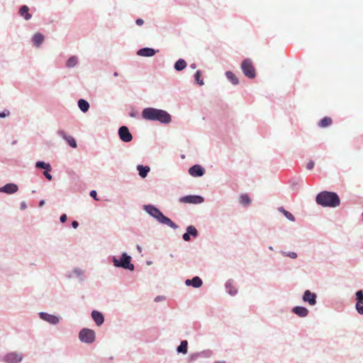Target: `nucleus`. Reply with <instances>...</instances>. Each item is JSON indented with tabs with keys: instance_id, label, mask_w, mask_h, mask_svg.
Returning a JSON list of instances; mask_svg holds the SVG:
<instances>
[{
	"instance_id": "nucleus-19",
	"label": "nucleus",
	"mask_w": 363,
	"mask_h": 363,
	"mask_svg": "<svg viewBox=\"0 0 363 363\" xmlns=\"http://www.w3.org/2000/svg\"><path fill=\"white\" fill-rule=\"evenodd\" d=\"M19 14L23 16L25 20L28 21L31 18V14L29 13V8L26 5L22 6L19 9Z\"/></svg>"
},
{
	"instance_id": "nucleus-24",
	"label": "nucleus",
	"mask_w": 363,
	"mask_h": 363,
	"mask_svg": "<svg viewBox=\"0 0 363 363\" xmlns=\"http://www.w3.org/2000/svg\"><path fill=\"white\" fill-rule=\"evenodd\" d=\"M186 67V62L184 60L180 59L174 64V69L177 71H182Z\"/></svg>"
},
{
	"instance_id": "nucleus-21",
	"label": "nucleus",
	"mask_w": 363,
	"mask_h": 363,
	"mask_svg": "<svg viewBox=\"0 0 363 363\" xmlns=\"http://www.w3.org/2000/svg\"><path fill=\"white\" fill-rule=\"evenodd\" d=\"M137 169L139 172V174L142 178H145L147 177V173L150 172V169L147 166L138 165Z\"/></svg>"
},
{
	"instance_id": "nucleus-49",
	"label": "nucleus",
	"mask_w": 363,
	"mask_h": 363,
	"mask_svg": "<svg viewBox=\"0 0 363 363\" xmlns=\"http://www.w3.org/2000/svg\"><path fill=\"white\" fill-rule=\"evenodd\" d=\"M160 301V297H157V298H155V301Z\"/></svg>"
},
{
	"instance_id": "nucleus-46",
	"label": "nucleus",
	"mask_w": 363,
	"mask_h": 363,
	"mask_svg": "<svg viewBox=\"0 0 363 363\" xmlns=\"http://www.w3.org/2000/svg\"><path fill=\"white\" fill-rule=\"evenodd\" d=\"M44 203H45V201H41L40 202V206H43L44 205Z\"/></svg>"
},
{
	"instance_id": "nucleus-42",
	"label": "nucleus",
	"mask_w": 363,
	"mask_h": 363,
	"mask_svg": "<svg viewBox=\"0 0 363 363\" xmlns=\"http://www.w3.org/2000/svg\"><path fill=\"white\" fill-rule=\"evenodd\" d=\"M9 111H7V113L6 112H1L0 113V118H4L6 117V116H9Z\"/></svg>"
},
{
	"instance_id": "nucleus-35",
	"label": "nucleus",
	"mask_w": 363,
	"mask_h": 363,
	"mask_svg": "<svg viewBox=\"0 0 363 363\" xmlns=\"http://www.w3.org/2000/svg\"><path fill=\"white\" fill-rule=\"evenodd\" d=\"M227 288H228V292L231 295H234L236 294L237 292V290L233 289V287L230 284H228L226 285Z\"/></svg>"
},
{
	"instance_id": "nucleus-36",
	"label": "nucleus",
	"mask_w": 363,
	"mask_h": 363,
	"mask_svg": "<svg viewBox=\"0 0 363 363\" xmlns=\"http://www.w3.org/2000/svg\"><path fill=\"white\" fill-rule=\"evenodd\" d=\"M315 163L313 161H309L306 164L307 169H312L314 167Z\"/></svg>"
},
{
	"instance_id": "nucleus-37",
	"label": "nucleus",
	"mask_w": 363,
	"mask_h": 363,
	"mask_svg": "<svg viewBox=\"0 0 363 363\" xmlns=\"http://www.w3.org/2000/svg\"><path fill=\"white\" fill-rule=\"evenodd\" d=\"M90 196H91L93 199H94L95 200H96V201H98V200H99V199L97 198V193H96V191L95 190H92V191H91V192H90Z\"/></svg>"
},
{
	"instance_id": "nucleus-47",
	"label": "nucleus",
	"mask_w": 363,
	"mask_h": 363,
	"mask_svg": "<svg viewBox=\"0 0 363 363\" xmlns=\"http://www.w3.org/2000/svg\"><path fill=\"white\" fill-rule=\"evenodd\" d=\"M137 248H138V251H139V252H141L142 249H141V247H140V246L138 245V246H137Z\"/></svg>"
},
{
	"instance_id": "nucleus-50",
	"label": "nucleus",
	"mask_w": 363,
	"mask_h": 363,
	"mask_svg": "<svg viewBox=\"0 0 363 363\" xmlns=\"http://www.w3.org/2000/svg\"><path fill=\"white\" fill-rule=\"evenodd\" d=\"M192 68H195V65H191Z\"/></svg>"
},
{
	"instance_id": "nucleus-9",
	"label": "nucleus",
	"mask_w": 363,
	"mask_h": 363,
	"mask_svg": "<svg viewBox=\"0 0 363 363\" xmlns=\"http://www.w3.org/2000/svg\"><path fill=\"white\" fill-rule=\"evenodd\" d=\"M303 300L308 302L311 306H314L316 303V295L309 290H306L303 296Z\"/></svg>"
},
{
	"instance_id": "nucleus-39",
	"label": "nucleus",
	"mask_w": 363,
	"mask_h": 363,
	"mask_svg": "<svg viewBox=\"0 0 363 363\" xmlns=\"http://www.w3.org/2000/svg\"><path fill=\"white\" fill-rule=\"evenodd\" d=\"M44 175L48 180H51L52 178V175L50 173H48V171L44 172Z\"/></svg>"
},
{
	"instance_id": "nucleus-28",
	"label": "nucleus",
	"mask_w": 363,
	"mask_h": 363,
	"mask_svg": "<svg viewBox=\"0 0 363 363\" xmlns=\"http://www.w3.org/2000/svg\"><path fill=\"white\" fill-rule=\"evenodd\" d=\"M240 202L243 205H250L251 200L247 194H241L240 196Z\"/></svg>"
},
{
	"instance_id": "nucleus-22",
	"label": "nucleus",
	"mask_w": 363,
	"mask_h": 363,
	"mask_svg": "<svg viewBox=\"0 0 363 363\" xmlns=\"http://www.w3.org/2000/svg\"><path fill=\"white\" fill-rule=\"evenodd\" d=\"M78 106L80 108V110L84 113L87 112L89 108V103L84 99H79L78 101Z\"/></svg>"
},
{
	"instance_id": "nucleus-27",
	"label": "nucleus",
	"mask_w": 363,
	"mask_h": 363,
	"mask_svg": "<svg viewBox=\"0 0 363 363\" xmlns=\"http://www.w3.org/2000/svg\"><path fill=\"white\" fill-rule=\"evenodd\" d=\"M35 167L39 169H45L46 171H50L51 170V166L48 163H45L42 161H39L36 162Z\"/></svg>"
},
{
	"instance_id": "nucleus-45",
	"label": "nucleus",
	"mask_w": 363,
	"mask_h": 363,
	"mask_svg": "<svg viewBox=\"0 0 363 363\" xmlns=\"http://www.w3.org/2000/svg\"><path fill=\"white\" fill-rule=\"evenodd\" d=\"M289 256L291 258H296L297 257V255L296 252H291Z\"/></svg>"
},
{
	"instance_id": "nucleus-7",
	"label": "nucleus",
	"mask_w": 363,
	"mask_h": 363,
	"mask_svg": "<svg viewBox=\"0 0 363 363\" xmlns=\"http://www.w3.org/2000/svg\"><path fill=\"white\" fill-rule=\"evenodd\" d=\"M118 135L120 139L125 143L130 142L133 140V135L126 126H121L119 128Z\"/></svg>"
},
{
	"instance_id": "nucleus-38",
	"label": "nucleus",
	"mask_w": 363,
	"mask_h": 363,
	"mask_svg": "<svg viewBox=\"0 0 363 363\" xmlns=\"http://www.w3.org/2000/svg\"><path fill=\"white\" fill-rule=\"evenodd\" d=\"M183 239L185 241H189L190 240V235L188 233H186L183 235Z\"/></svg>"
},
{
	"instance_id": "nucleus-8",
	"label": "nucleus",
	"mask_w": 363,
	"mask_h": 363,
	"mask_svg": "<svg viewBox=\"0 0 363 363\" xmlns=\"http://www.w3.org/2000/svg\"><path fill=\"white\" fill-rule=\"evenodd\" d=\"M182 203H201L203 201V198L200 196H186L182 197L179 199Z\"/></svg>"
},
{
	"instance_id": "nucleus-11",
	"label": "nucleus",
	"mask_w": 363,
	"mask_h": 363,
	"mask_svg": "<svg viewBox=\"0 0 363 363\" xmlns=\"http://www.w3.org/2000/svg\"><path fill=\"white\" fill-rule=\"evenodd\" d=\"M22 360V355L16 353H9L4 357V361L9 363H18Z\"/></svg>"
},
{
	"instance_id": "nucleus-2",
	"label": "nucleus",
	"mask_w": 363,
	"mask_h": 363,
	"mask_svg": "<svg viewBox=\"0 0 363 363\" xmlns=\"http://www.w3.org/2000/svg\"><path fill=\"white\" fill-rule=\"evenodd\" d=\"M315 201L322 206L337 207L340 203L339 196L336 193L327 191L319 193L316 196Z\"/></svg>"
},
{
	"instance_id": "nucleus-17",
	"label": "nucleus",
	"mask_w": 363,
	"mask_h": 363,
	"mask_svg": "<svg viewBox=\"0 0 363 363\" xmlns=\"http://www.w3.org/2000/svg\"><path fill=\"white\" fill-rule=\"evenodd\" d=\"M293 313L300 317H306L308 314V311L306 308L302 306H296L292 309Z\"/></svg>"
},
{
	"instance_id": "nucleus-6",
	"label": "nucleus",
	"mask_w": 363,
	"mask_h": 363,
	"mask_svg": "<svg viewBox=\"0 0 363 363\" xmlns=\"http://www.w3.org/2000/svg\"><path fill=\"white\" fill-rule=\"evenodd\" d=\"M79 338L82 342L91 343L95 340V333L92 330L84 328L79 332Z\"/></svg>"
},
{
	"instance_id": "nucleus-41",
	"label": "nucleus",
	"mask_w": 363,
	"mask_h": 363,
	"mask_svg": "<svg viewBox=\"0 0 363 363\" xmlns=\"http://www.w3.org/2000/svg\"><path fill=\"white\" fill-rule=\"evenodd\" d=\"M135 23H136V24H137L138 26H142V25L143 24L144 21H143V20L142 18H138V19L136 20V22H135Z\"/></svg>"
},
{
	"instance_id": "nucleus-23",
	"label": "nucleus",
	"mask_w": 363,
	"mask_h": 363,
	"mask_svg": "<svg viewBox=\"0 0 363 363\" xmlns=\"http://www.w3.org/2000/svg\"><path fill=\"white\" fill-rule=\"evenodd\" d=\"M225 76L228 78V79L231 82V83L234 85H236L239 83V80L238 77L235 75L234 73H233L230 71H227L225 72Z\"/></svg>"
},
{
	"instance_id": "nucleus-14",
	"label": "nucleus",
	"mask_w": 363,
	"mask_h": 363,
	"mask_svg": "<svg viewBox=\"0 0 363 363\" xmlns=\"http://www.w3.org/2000/svg\"><path fill=\"white\" fill-rule=\"evenodd\" d=\"M18 189V187L15 184H7L1 189H0V191L5 192L6 194H13L16 193Z\"/></svg>"
},
{
	"instance_id": "nucleus-29",
	"label": "nucleus",
	"mask_w": 363,
	"mask_h": 363,
	"mask_svg": "<svg viewBox=\"0 0 363 363\" xmlns=\"http://www.w3.org/2000/svg\"><path fill=\"white\" fill-rule=\"evenodd\" d=\"M279 211L281 213H283V214L285 216V217L286 218H288L289 220L291 221H295V218L294 216L289 211H286L284 208H283L282 207L279 208Z\"/></svg>"
},
{
	"instance_id": "nucleus-48",
	"label": "nucleus",
	"mask_w": 363,
	"mask_h": 363,
	"mask_svg": "<svg viewBox=\"0 0 363 363\" xmlns=\"http://www.w3.org/2000/svg\"><path fill=\"white\" fill-rule=\"evenodd\" d=\"M216 363H225V361H218V362H216Z\"/></svg>"
},
{
	"instance_id": "nucleus-15",
	"label": "nucleus",
	"mask_w": 363,
	"mask_h": 363,
	"mask_svg": "<svg viewBox=\"0 0 363 363\" xmlns=\"http://www.w3.org/2000/svg\"><path fill=\"white\" fill-rule=\"evenodd\" d=\"M155 53L156 51L154 49L150 48L140 49L137 52L138 55L143 57H152L155 55Z\"/></svg>"
},
{
	"instance_id": "nucleus-25",
	"label": "nucleus",
	"mask_w": 363,
	"mask_h": 363,
	"mask_svg": "<svg viewBox=\"0 0 363 363\" xmlns=\"http://www.w3.org/2000/svg\"><path fill=\"white\" fill-rule=\"evenodd\" d=\"M187 346H188V342L186 340H183L181 342V344L177 347V350L179 353L186 354L187 353Z\"/></svg>"
},
{
	"instance_id": "nucleus-4",
	"label": "nucleus",
	"mask_w": 363,
	"mask_h": 363,
	"mask_svg": "<svg viewBox=\"0 0 363 363\" xmlns=\"http://www.w3.org/2000/svg\"><path fill=\"white\" fill-rule=\"evenodd\" d=\"M130 259H131V258L130 256H128L125 253H123L122 255L121 260H118L116 257H113V262L114 266H116V267L128 269L133 271L134 269V266L133 264L130 263Z\"/></svg>"
},
{
	"instance_id": "nucleus-16",
	"label": "nucleus",
	"mask_w": 363,
	"mask_h": 363,
	"mask_svg": "<svg viewBox=\"0 0 363 363\" xmlns=\"http://www.w3.org/2000/svg\"><path fill=\"white\" fill-rule=\"evenodd\" d=\"M185 284L187 286H193L195 288L201 286L203 281L199 277H194L192 279H186Z\"/></svg>"
},
{
	"instance_id": "nucleus-32",
	"label": "nucleus",
	"mask_w": 363,
	"mask_h": 363,
	"mask_svg": "<svg viewBox=\"0 0 363 363\" xmlns=\"http://www.w3.org/2000/svg\"><path fill=\"white\" fill-rule=\"evenodd\" d=\"M186 233L193 235L194 237L197 235V230L192 225H190L186 228Z\"/></svg>"
},
{
	"instance_id": "nucleus-18",
	"label": "nucleus",
	"mask_w": 363,
	"mask_h": 363,
	"mask_svg": "<svg viewBox=\"0 0 363 363\" xmlns=\"http://www.w3.org/2000/svg\"><path fill=\"white\" fill-rule=\"evenodd\" d=\"M91 317L97 325H101L104 321V315L99 311H94L91 313Z\"/></svg>"
},
{
	"instance_id": "nucleus-5",
	"label": "nucleus",
	"mask_w": 363,
	"mask_h": 363,
	"mask_svg": "<svg viewBox=\"0 0 363 363\" xmlns=\"http://www.w3.org/2000/svg\"><path fill=\"white\" fill-rule=\"evenodd\" d=\"M241 69L246 77L253 79L256 76L255 69L250 59H245L241 64Z\"/></svg>"
},
{
	"instance_id": "nucleus-3",
	"label": "nucleus",
	"mask_w": 363,
	"mask_h": 363,
	"mask_svg": "<svg viewBox=\"0 0 363 363\" xmlns=\"http://www.w3.org/2000/svg\"><path fill=\"white\" fill-rule=\"evenodd\" d=\"M146 211L152 217L155 218L160 223L165 224L174 229L177 228V225L172 222L169 218L163 215V213L157 208L152 206H146Z\"/></svg>"
},
{
	"instance_id": "nucleus-26",
	"label": "nucleus",
	"mask_w": 363,
	"mask_h": 363,
	"mask_svg": "<svg viewBox=\"0 0 363 363\" xmlns=\"http://www.w3.org/2000/svg\"><path fill=\"white\" fill-rule=\"evenodd\" d=\"M332 119L330 117H325L319 122V126L321 128L328 127L332 124Z\"/></svg>"
},
{
	"instance_id": "nucleus-31",
	"label": "nucleus",
	"mask_w": 363,
	"mask_h": 363,
	"mask_svg": "<svg viewBox=\"0 0 363 363\" xmlns=\"http://www.w3.org/2000/svg\"><path fill=\"white\" fill-rule=\"evenodd\" d=\"M195 81L197 84L199 85L203 84V80L201 79V71L198 70L194 74Z\"/></svg>"
},
{
	"instance_id": "nucleus-40",
	"label": "nucleus",
	"mask_w": 363,
	"mask_h": 363,
	"mask_svg": "<svg viewBox=\"0 0 363 363\" xmlns=\"http://www.w3.org/2000/svg\"><path fill=\"white\" fill-rule=\"evenodd\" d=\"M66 220H67V215H66V214H62V215L60 216V221H61L62 223H65Z\"/></svg>"
},
{
	"instance_id": "nucleus-10",
	"label": "nucleus",
	"mask_w": 363,
	"mask_h": 363,
	"mask_svg": "<svg viewBox=\"0 0 363 363\" xmlns=\"http://www.w3.org/2000/svg\"><path fill=\"white\" fill-rule=\"evenodd\" d=\"M204 172V169L199 164H195L189 169V173L192 177H201Z\"/></svg>"
},
{
	"instance_id": "nucleus-13",
	"label": "nucleus",
	"mask_w": 363,
	"mask_h": 363,
	"mask_svg": "<svg viewBox=\"0 0 363 363\" xmlns=\"http://www.w3.org/2000/svg\"><path fill=\"white\" fill-rule=\"evenodd\" d=\"M40 316L43 320L52 324H57L60 321L57 316L46 313H40Z\"/></svg>"
},
{
	"instance_id": "nucleus-30",
	"label": "nucleus",
	"mask_w": 363,
	"mask_h": 363,
	"mask_svg": "<svg viewBox=\"0 0 363 363\" xmlns=\"http://www.w3.org/2000/svg\"><path fill=\"white\" fill-rule=\"evenodd\" d=\"M77 58L75 56L69 57L66 63L67 67H73L77 64Z\"/></svg>"
},
{
	"instance_id": "nucleus-12",
	"label": "nucleus",
	"mask_w": 363,
	"mask_h": 363,
	"mask_svg": "<svg viewBox=\"0 0 363 363\" xmlns=\"http://www.w3.org/2000/svg\"><path fill=\"white\" fill-rule=\"evenodd\" d=\"M57 133L72 147H77V143L73 137L67 135L64 130H59Z\"/></svg>"
},
{
	"instance_id": "nucleus-44",
	"label": "nucleus",
	"mask_w": 363,
	"mask_h": 363,
	"mask_svg": "<svg viewBox=\"0 0 363 363\" xmlns=\"http://www.w3.org/2000/svg\"><path fill=\"white\" fill-rule=\"evenodd\" d=\"M72 225L74 228H77L79 225V223L76 220H74L72 223Z\"/></svg>"
},
{
	"instance_id": "nucleus-34",
	"label": "nucleus",
	"mask_w": 363,
	"mask_h": 363,
	"mask_svg": "<svg viewBox=\"0 0 363 363\" xmlns=\"http://www.w3.org/2000/svg\"><path fill=\"white\" fill-rule=\"evenodd\" d=\"M357 301H363V291L359 290L356 293Z\"/></svg>"
},
{
	"instance_id": "nucleus-33",
	"label": "nucleus",
	"mask_w": 363,
	"mask_h": 363,
	"mask_svg": "<svg viewBox=\"0 0 363 363\" xmlns=\"http://www.w3.org/2000/svg\"><path fill=\"white\" fill-rule=\"evenodd\" d=\"M356 309L359 314L363 315V301L357 302Z\"/></svg>"
},
{
	"instance_id": "nucleus-1",
	"label": "nucleus",
	"mask_w": 363,
	"mask_h": 363,
	"mask_svg": "<svg viewBox=\"0 0 363 363\" xmlns=\"http://www.w3.org/2000/svg\"><path fill=\"white\" fill-rule=\"evenodd\" d=\"M142 116L146 120L158 121L164 123H168L171 121V116L167 111L154 108L143 109Z\"/></svg>"
},
{
	"instance_id": "nucleus-20",
	"label": "nucleus",
	"mask_w": 363,
	"mask_h": 363,
	"mask_svg": "<svg viewBox=\"0 0 363 363\" xmlns=\"http://www.w3.org/2000/svg\"><path fill=\"white\" fill-rule=\"evenodd\" d=\"M44 41V35L40 33H35L33 38V42L36 47H40Z\"/></svg>"
},
{
	"instance_id": "nucleus-43",
	"label": "nucleus",
	"mask_w": 363,
	"mask_h": 363,
	"mask_svg": "<svg viewBox=\"0 0 363 363\" xmlns=\"http://www.w3.org/2000/svg\"><path fill=\"white\" fill-rule=\"evenodd\" d=\"M27 206H26V202L23 201L21 202V210H25Z\"/></svg>"
}]
</instances>
